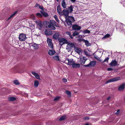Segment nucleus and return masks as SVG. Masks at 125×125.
Instances as JSON below:
<instances>
[{"mask_svg":"<svg viewBox=\"0 0 125 125\" xmlns=\"http://www.w3.org/2000/svg\"><path fill=\"white\" fill-rule=\"evenodd\" d=\"M73 11V6L71 5L68 8H66L64 9L62 11V13L61 15H64L65 17L68 16L69 13H71Z\"/></svg>","mask_w":125,"mask_h":125,"instance_id":"obj_1","label":"nucleus"},{"mask_svg":"<svg viewBox=\"0 0 125 125\" xmlns=\"http://www.w3.org/2000/svg\"><path fill=\"white\" fill-rule=\"evenodd\" d=\"M65 21L67 25L70 26L72 25V23L74 22V18L72 16H68L65 17Z\"/></svg>","mask_w":125,"mask_h":125,"instance_id":"obj_2","label":"nucleus"},{"mask_svg":"<svg viewBox=\"0 0 125 125\" xmlns=\"http://www.w3.org/2000/svg\"><path fill=\"white\" fill-rule=\"evenodd\" d=\"M49 23V24L48 25V28H50L52 30H55L56 28L54 26V24L55 23V21L53 20H51Z\"/></svg>","mask_w":125,"mask_h":125,"instance_id":"obj_3","label":"nucleus"},{"mask_svg":"<svg viewBox=\"0 0 125 125\" xmlns=\"http://www.w3.org/2000/svg\"><path fill=\"white\" fill-rule=\"evenodd\" d=\"M26 38V35L23 33L20 34L19 37V40L21 41H25Z\"/></svg>","mask_w":125,"mask_h":125,"instance_id":"obj_4","label":"nucleus"},{"mask_svg":"<svg viewBox=\"0 0 125 125\" xmlns=\"http://www.w3.org/2000/svg\"><path fill=\"white\" fill-rule=\"evenodd\" d=\"M120 79V77H116L113 78L111 79L107 80L106 82V83H109L116 81Z\"/></svg>","mask_w":125,"mask_h":125,"instance_id":"obj_5","label":"nucleus"},{"mask_svg":"<svg viewBox=\"0 0 125 125\" xmlns=\"http://www.w3.org/2000/svg\"><path fill=\"white\" fill-rule=\"evenodd\" d=\"M47 42L49 47L52 49H53V46L52 40L50 39L47 38Z\"/></svg>","mask_w":125,"mask_h":125,"instance_id":"obj_6","label":"nucleus"},{"mask_svg":"<svg viewBox=\"0 0 125 125\" xmlns=\"http://www.w3.org/2000/svg\"><path fill=\"white\" fill-rule=\"evenodd\" d=\"M96 63V61H94L91 62L90 63L86 65H84V66L85 67H93L95 66Z\"/></svg>","mask_w":125,"mask_h":125,"instance_id":"obj_7","label":"nucleus"},{"mask_svg":"<svg viewBox=\"0 0 125 125\" xmlns=\"http://www.w3.org/2000/svg\"><path fill=\"white\" fill-rule=\"evenodd\" d=\"M87 59L85 57H82L80 59L79 62L81 64H84Z\"/></svg>","mask_w":125,"mask_h":125,"instance_id":"obj_8","label":"nucleus"},{"mask_svg":"<svg viewBox=\"0 0 125 125\" xmlns=\"http://www.w3.org/2000/svg\"><path fill=\"white\" fill-rule=\"evenodd\" d=\"M73 47H75V46L74 44L72 43H69L67 46L66 49L67 50H70L72 49Z\"/></svg>","mask_w":125,"mask_h":125,"instance_id":"obj_9","label":"nucleus"},{"mask_svg":"<svg viewBox=\"0 0 125 125\" xmlns=\"http://www.w3.org/2000/svg\"><path fill=\"white\" fill-rule=\"evenodd\" d=\"M117 62L115 60H113L109 65L112 66H115L117 64Z\"/></svg>","mask_w":125,"mask_h":125,"instance_id":"obj_10","label":"nucleus"},{"mask_svg":"<svg viewBox=\"0 0 125 125\" xmlns=\"http://www.w3.org/2000/svg\"><path fill=\"white\" fill-rule=\"evenodd\" d=\"M73 29L74 30H79L81 29L80 26H78L77 24H74L72 27Z\"/></svg>","mask_w":125,"mask_h":125,"instance_id":"obj_11","label":"nucleus"},{"mask_svg":"<svg viewBox=\"0 0 125 125\" xmlns=\"http://www.w3.org/2000/svg\"><path fill=\"white\" fill-rule=\"evenodd\" d=\"M44 34L46 36H49L52 34V31L48 29H46L44 31Z\"/></svg>","mask_w":125,"mask_h":125,"instance_id":"obj_12","label":"nucleus"},{"mask_svg":"<svg viewBox=\"0 0 125 125\" xmlns=\"http://www.w3.org/2000/svg\"><path fill=\"white\" fill-rule=\"evenodd\" d=\"M125 83H122L119 86L118 90L120 91H123L125 88Z\"/></svg>","mask_w":125,"mask_h":125,"instance_id":"obj_13","label":"nucleus"},{"mask_svg":"<svg viewBox=\"0 0 125 125\" xmlns=\"http://www.w3.org/2000/svg\"><path fill=\"white\" fill-rule=\"evenodd\" d=\"M58 40L59 42H60V44L61 46L63 45V42L62 43V44H61V43H62L63 42H67V40L66 39L63 38H58Z\"/></svg>","mask_w":125,"mask_h":125,"instance_id":"obj_14","label":"nucleus"},{"mask_svg":"<svg viewBox=\"0 0 125 125\" xmlns=\"http://www.w3.org/2000/svg\"><path fill=\"white\" fill-rule=\"evenodd\" d=\"M60 35V33L59 32H56L53 35L52 38L54 39L57 40L59 38Z\"/></svg>","mask_w":125,"mask_h":125,"instance_id":"obj_15","label":"nucleus"},{"mask_svg":"<svg viewBox=\"0 0 125 125\" xmlns=\"http://www.w3.org/2000/svg\"><path fill=\"white\" fill-rule=\"evenodd\" d=\"M31 73L35 76L36 79H40V76L37 73L34 72H31Z\"/></svg>","mask_w":125,"mask_h":125,"instance_id":"obj_16","label":"nucleus"},{"mask_svg":"<svg viewBox=\"0 0 125 125\" xmlns=\"http://www.w3.org/2000/svg\"><path fill=\"white\" fill-rule=\"evenodd\" d=\"M57 12L60 15H62V12L61 11L60 6V5H58L57 6Z\"/></svg>","mask_w":125,"mask_h":125,"instance_id":"obj_17","label":"nucleus"},{"mask_svg":"<svg viewBox=\"0 0 125 125\" xmlns=\"http://www.w3.org/2000/svg\"><path fill=\"white\" fill-rule=\"evenodd\" d=\"M55 53V52L54 50H49L48 51V54L50 55H52Z\"/></svg>","mask_w":125,"mask_h":125,"instance_id":"obj_18","label":"nucleus"},{"mask_svg":"<svg viewBox=\"0 0 125 125\" xmlns=\"http://www.w3.org/2000/svg\"><path fill=\"white\" fill-rule=\"evenodd\" d=\"M40 12L41 13V14L45 17H47L48 15V14L44 10H41L40 11Z\"/></svg>","mask_w":125,"mask_h":125,"instance_id":"obj_19","label":"nucleus"},{"mask_svg":"<svg viewBox=\"0 0 125 125\" xmlns=\"http://www.w3.org/2000/svg\"><path fill=\"white\" fill-rule=\"evenodd\" d=\"M68 64L69 65H73L74 62L72 59H68Z\"/></svg>","mask_w":125,"mask_h":125,"instance_id":"obj_20","label":"nucleus"},{"mask_svg":"<svg viewBox=\"0 0 125 125\" xmlns=\"http://www.w3.org/2000/svg\"><path fill=\"white\" fill-rule=\"evenodd\" d=\"M74 50L75 51V52H76L77 53H78L79 54L80 53V52H81V50L80 48L78 47H74Z\"/></svg>","mask_w":125,"mask_h":125,"instance_id":"obj_21","label":"nucleus"},{"mask_svg":"<svg viewBox=\"0 0 125 125\" xmlns=\"http://www.w3.org/2000/svg\"><path fill=\"white\" fill-rule=\"evenodd\" d=\"M80 66V64L79 63H73L72 65V67L73 68H79Z\"/></svg>","mask_w":125,"mask_h":125,"instance_id":"obj_22","label":"nucleus"},{"mask_svg":"<svg viewBox=\"0 0 125 125\" xmlns=\"http://www.w3.org/2000/svg\"><path fill=\"white\" fill-rule=\"evenodd\" d=\"M61 4L63 8H66V6L64 0H62L61 2Z\"/></svg>","mask_w":125,"mask_h":125,"instance_id":"obj_23","label":"nucleus"},{"mask_svg":"<svg viewBox=\"0 0 125 125\" xmlns=\"http://www.w3.org/2000/svg\"><path fill=\"white\" fill-rule=\"evenodd\" d=\"M66 115H63L61 116V117L59 119L60 121H62L65 120L66 119Z\"/></svg>","mask_w":125,"mask_h":125,"instance_id":"obj_24","label":"nucleus"},{"mask_svg":"<svg viewBox=\"0 0 125 125\" xmlns=\"http://www.w3.org/2000/svg\"><path fill=\"white\" fill-rule=\"evenodd\" d=\"M32 46L35 49H37L39 48V45L38 44L34 43L33 44Z\"/></svg>","mask_w":125,"mask_h":125,"instance_id":"obj_25","label":"nucleus"},{"mask_svg":"<svg viewBox=\"0 0 125 125\" xmlns=\"http://www.w3.org/2000/svg\"><path fill=\"white\" fill-rule=\"evenodd\" d=\"M39 82L37 80L35 81L34 82V86L35 87H37L39 85Z\"/></svg>","mask_w":125,"mask_h":125,"instance_id":"obj_26","label":"nucleus"},{"mask_svg":"<svg viewBox=\"0 0 125 125\" xmlns=\"http://www.w3.org/2000/svg\"><path fill=\"white\" fill-rule=\"evenodd\" d=\"M66 93L68 95V96L69 97H70L72 95V93L70 91H66Z\"/></svg>","mask_w":125,"mask_h":125,"instance_id":"obj_27","label":"nucleus"},{"mask_svg":"<svg viewBox=\"0 0 125 125\" xmlns=\"http://www.w3.org/2000/svg\"><path fill=\"white\" fill-rule=\"evenodd\" d=\"M17 13V11H16L14 13H13V14H12L8 18V19H7V21L9 20L11 18H12V17H13Z\"/></svg>","mask_w":125,"mask_h":125,"instance_id":"obj_28","label":"nucleus"},{"mask_svg":"<svg viewBox=\"0 0 125 125\" xmlns=\"http://www.w3.org/2000/svg\"><path fill=\"white\" fill-rule=\"evenodd\" d=\"M37 25L39 26V29H41L42 28L43 25L42 22L41 21L40 22L39 24H38Z\"/></svg>","mask_w":125,"mask_h":125,"instance_id":"obj_29","label":"nucleus"},{"mask_svg":"<svg viewBox=\"0 0 125 125\" xmlns=\"http://www.w3.org/2000/svg\"><path fill=\"white\" fill-rule=\"evenodd\" d=\"M94 58L98 60L101 61V60H100V57H98V56L96 55H94Z\"/></svg>","mask_w":125,"mask_h":125,"instance_id":"obj_30","label":"nucleus"},{"mask_svg":"<svg viewBox=\"0 0 125 125\" xmlns=\"http://www.w3.org/2000/svg\"><path fill=\"white\" fill-rule=\"evenodd\" d=\"M13 83L14 84L16 85H19L20 84L18 80H14L13 81Z\"/></svg>","mask_w":125,"mask_h":125,"instance_id":"obj_31","label":"nucleus"},{"mask_svg":"<svg viewBox=\"0 0 125 125\" xmlns=\"http://www.w3.org/2000/svg\"><path fill=\"white\" fill-rule=\"evenodd\" d=\"M83 42L85 43V45L87 46H89V41L87 40H85Z\"/></svg>","mask_w":125,"mask_h":125,"instance_id":"obj_32","label":"nucleus"},{"mask_svg":"<svg viewBox=\"0 0 125 125\" xmlns=\"http://www.w3.org/2000/svg\"><path fill=\"white\" fill-rule=\"evenodd\" d=\"M66 34L69 35V36L70 37L71 39L73 38V37L72 36L70 32L67 31L66 32Z\"/></svg>","mask_w":125,"mask_h":125,"instance_id":"obj_33","label":"nucleus"},{"mask_svg":"<svg viewBox=\"0 0 125 125\" xmlns=\"http://www.w3.org/2000/svg\"><path fill=\"white\" fill-rule=\"evenodd\" d=\"M9 99L10 101H13L15 100L16 99L14 97H11L9 98Z\"/></svg>","mask_w":125,"mask_h":125,"instance_id":"obj_34","label":"nucleus"},{"mask_svg":"<svg viewBox=\"0 0 125 125\" xmlns=\"http://www.w3.org/2000/svg\"><path fill=\"white\" fill-rule=\"evenodd\" d=\"M54 59L56 61H59V56H55L53 57Z\"/></svg>","mask_w":125,"mask_h":125,"instance_id":"obj_35","label":"nucleus"},{"mask_svg":"<svg viewBox=\"0 0 125 125\" xmlns=\"http://www.w3.org/2000/svg\"><path fill=\"white\" fill-rule=\"evenodd\" d=\"M54 18L55 19V20L58 22V23L59 22V20L58 19V16L56 15H55L54 16Z\"/></svg>","mask_w":125,"mask_h":125,"instance_id":"obj_36","label":"nucleus"},{"mask_svg":"<svg viewBox=\"0 0 125 125\" xmlns=\"http://www.w3.org/2000/svg\"><path fill=\"white\" fill-rule=\"evenodd\" d=\"M110 36V35L109 34H108L105 35L103 37L104 38H106L109 37Z\"/></svg>","mask_w":125,"mask_h":125,"instance_id":"obj_37","label":"nucleus"},{"mask_svg":"<svg viewBox=\"0 0 125 125\" xmlns=\"http://www.w3.org/2000/svg\"><path fill=\"white\" fill-rule=\"evenodd\" d=\"M78 34V33L77 31H74L73 33V35L74 36H75L77 35Z\"/></svg>","mask_w":125,"mask_h":125,"instance_id":"obj_38","label":"nucleus"},{"mask_svg":"<svg viewBox=\"0 0 125 125\" xmlns=\"http://www.w3.org/2000/svg\"><path fill=\"white\" fill-rule=\"evenodd\" d=\"M83 32L84 33H88L89 34L90 33V31L87 30H86L84 31H83Z\"/></svg>","mask_w":125,"mask_h":125,"instance_id":"obj_39","label":"nucleus"},{"mask_svg":"<svg viewBox=\"0 0 125 125\" xmlns=\"http://www.w3.org/2000/svg\"><path fill=\"white\" fill-rule=\"evenodd\" d=\"M36 15L37 16L40 17H42V15L40 13H37L36 14Z\"/></svg>","mask_w":125,"mask_h":125,"instance_id":"obj_40","label":"nucleus"},{"mask_svg":"<svg viewBox=\"0 0 125 125\" xmlns=\"http://www.w3.org/2000/svg\"><path fill=\"white\" fill-rule=\"evenodd\" d=\"M78 41L80 42H81L82 41L83 42H84V41L85 40H84V39L83 38H80L78 39Z\"/></svg>","mask_w":125,"mask_h":125,"instance_id":"obj_41","label":"nucleus"},{"mask_svg":"<svg viewBox=\"0 0 125 125\" xmlns=\"http://www.w3.org/2000/svg\"><path fill=\"white\" fill-rule=\"evenodd\" d=\"M109 59V57H107L106 58H105V59L104 60V61L103 62H108Z\"/></svg>","mask_w":125,"mask_h":125,"instance_id":"obj_42","label":"nucleus"},{"mask_svg":"<svg viewBox=\"0 0 125 125\" xmlns=\"http://www.w3.org/2000/svg\"><path fill=\"white\" fill-rule=\"evenodd\" d=\"M60 98V97H55L54 99L53 100V101H56L57 100H59Z\"/></svg>","mask_w":125,"mask_h":125,"instance_id":"obj_43","label":"nucleus"},{"mask_svg":"<svg viewBox=\"0 0 125 125\" xmlns=\"http://www.w3.org/2000/svg\"><path fill=\"white\" fill-rule=\"evenodd\" d=\"M54 26H55L57 27H60V26L57 23H56V22H55V23L54 24Z\"/></svg>","mask_w":125,"mask_h":125,"instance_id":"obj_44","label":"nucleus"},{"mask_svg":"<svg viewBox=\"0 0 125 125\" xmlns=\"http://www.w3.org/2000/svg\"><path fill=\"white\" fill-rule=\"evenodd\" d=\"M39 7L40 9L42 10H43L44 9H43V7L42 6H40L39 5Z\"/></svg>","mask_w":125,"mask_h":125,"instance_id":"obj_45","label":"nucleus"},{"mask_svg":"<svg viewBox=\"0 0 125 125\" xmlns=\"http://www.w3.org/2000/svg\"><path fill=\"white\" fill-rule=\"evenodd\" d=\"M89 118L87 117H85L83 118V119L85 120H89Z\"/></svg>","mask_w":125,"mask_h":125,"instance_id":"obj_46","label":"nucleus"},{"mask_svg":"<svg viewBox=\"0 0 125 125\" xmlns=\"http://www.w3.org/2000/svg\"><path fill=\"white\" fill-rule=\"evenodd\" d=\"M41 21L40 20H36V21H35L36 23L37 24V25Z\"/></svg>","mask_w":125,"mask_h":125,"instance_id":"obj_47","label":"nucleus"},{"mask_svg":"<svg viewBox=\"0 0 125 125\" xmlns=\"http://www.w3.org/2000/svg\"><path fill=\"white\" fill-rule=\"evenodd\" d=\"M41 21L40 20H36V21H35L36 23L37 24V25Z\"/></svg>","mask_w":125,"mask_h":125,"instance_id":"obj_48","label":"nucleus"},{"mask_svg":"<svg viewBox=\"0 0 125 125\" xmlns=\"http://www.w3.org/2000/svg\"><path fill=\"white\" fill-rule=\"evenodd\" d=\"M62 81L64 83L67 82V80L65 78H63L62 79Z\"/></svg>","mask_w":125,"mask_h":125,"instance_id":"obj_49","label":"nucleus"},{"mask_svg":"<svg viewBox=\"0 0 125 125\" xmlns=\"http://www.w3.org/2000/svg\"><path fill=\"white\" fill-rule=\"evenodd\" d=\"M113 70V69L112 68H107V70L108 71H111Z\"/></svg>","mask_w":125,"mask_h":125,"instance_id":"obj_50","label":"nucleus"},{"mask_svg":"<svg viewBox=\"0 0 125 125\" xmlns=\"http://www.w3.org/2000/svg\"><path fill=\"white\" fill-rule=\"evenodd\" d=\"M39 4H38L37 3H36L34 6V7H37L38 6H39Z\"/></svg>","mask_w":125,"mask_h":125,"instance_id":"obj_51","label":"nucleus"},{"mask_svg":"<svg viewBox=\"0 0 125 125\" xmlns=\"http://www.w3.org/2000/svg\"><path fill=\"white\" fill-rule=\"evenodd\" d=\"M119 110H118L117 111V112L116 113V114H118L119 113Z\"/></svg>","mask_w":125,"mask_h":125,"instance_id":"obj_52","label":"nucleus"},{"mask_svg":"<svg viewBox=\"0 0 125 125\" xmlns=\"http://www.w3.org/2000/svg\"><path fill=\"white\" fill-rule=\"evenodd\" d=\"M24 69H22V70H21V71H20V73H22L23 72H24Z\"/></svg>","mask_w":125,"mask_h":125,"instance_id":"obj_53","label":"nucleus"},{"mask_svg":"<svg viewBox=\"0 0 125 125\" xmlns=\"http://www.w3.org/2000/svg\"><path fill=\"white\" fill-rule=\"evenodd\" d=\"M72 2H74L76 1V0H70Z\"/></svg>","mask_w":125,"mask_h":125,"instance_id":"obj_54","label":"nucleus"},{"mask_svg":"<svg viewBox=\"0 0 125 125\" xmlns=\"http://www.w3.org/2000/svg\"><path fill=\"white\" fill-rule=\"evenodd\" d=\"M110 98V97H109L107 98V100H109Z\"/></svg>","mask_w":125,"mask_h":125,"instance_id":"obj_55","label":"nucleus"},{"mask_svg":"<svg viewBox=\"0 0 125 125\" xmlns=\"http://www.w3.org/2000/svg\"><path fill=\"white\" fill-rule=\"evenodd\" d=\"M85 125H89V124L88 123H86Z\"/></svg>","mask_w":125,"mask_h":125,"instance_id":"obj_56","label":"nucleus"},{"mask_svg":"<svg viewBox=\"0 0 125 125\" xmlns=\"http://www.w3.org/2000/svg\"><path fill=\"white\" fill-rule=\"evenodd\" d=\"M58 2L59 1V0H56Z\"/></svg>","mask_w":125,"mask_h":125,"instance_id":"obj_57","label":"nucleus"},{"mask_svg":"<svg viewBox=\"0 0 125 125\" xmlns=\"http://www.w3.org/2000/svg\"><path fill=\"white\" fill-rule=\"evenodd\" d=\"M124 101L125 102V98L124 99Z\"/></svg>","mask_w":125,"mask_h":125,"instance_id":"obj_58","label":"nucleus"}]
</instances>
